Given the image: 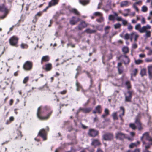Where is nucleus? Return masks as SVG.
Segmentation results:
<instances>
[{"label":"nucleus","instance_id":"nucleus-61","mask_svg":"<svg viewBox=\"0 0 152 152\" xmlns=\"http://www.w3.org/2000/svg\"><path fill=\"white\" fill-rule=\"evenodd\" d=\"M101 5H102V3H99L98 4V7H97L98 9H100Z\"/></svg>","mask_w":152,"mask_h":152},{"label":"nucleus","instance_id":"nucleus-59","mask_svg":"<svg viewBox=\"0 0 152 152\" xmlns=\"http://www.w3.org/2000/svg\"><path fill=\"white\" fill-rule=\"evenodd\" d=\"M147 62H151L152 61V59H146L145 60Z\"/></svg>","mask_w":152,"mask_h":152},{"label":"nucleus","instance_id":"nucleus-27","mask_svg":"<svg viewBox=\"0 0 152 152\" xmlns=\"http://www.w3.org/2000/svg\"><path fill=\"white\" fill-rule=\"evenodd\" d=\"M45 69L46 71L50 70L52 68V65L50 63H48L45 65Z\"/></svg>","mask_w":152,"mask_h":152},{"label":"nucleus","instance_id":"nucleus-38","mask_svg":"<svg viewBox=\"0 0 152 152\" xmlns=\"http://www.w3.org/2000/svg\"><path fill=\"white\" fill-rule=\"evenodd\" d=\"M76 86H77L76 90L77 91H79L80 88H81V86L80 84L78 82H77L76 83Z\"/></svg>","mask_w":152,"mask_h":152},{"label":"nucleus","instance_id":"nucleus-52","mask_svg":"<svg viewBox=\"0 0 152 152\" xmlns=\"http://www.w3.org/2000/svg\"><path fill=\"white\" fill-rule=\"evenodd\" d=\"M133 7L135 9L136 11L137 12L139 11V9L136 6L135 4H134L133 5Z\"/></svg>","mask_w":152,"mask_h":152},{"label":"nucleus","instance_id":"nucleus-55","mask_svg":"<svg viewBox=\"0 0 152 152\" xmlns=\"http://www.w3.org/2000/svg\"><path fill=\"white\" fill-rule=\"evenodd\" d=\"M125 138L129 140L130 141H132L133 140V138H130L129 137H127L126 136V137Z\"/></svg>","mask_w":152,"mask_h":152},{"label":"nucleus","instance_id":"nucleus-7","mask_svg":"<svg viewBox=\"0 0 152 152\" xmlns=\"http://www.w3.org/2000/svg\"><path fill=\"white\" fill-rule=\"evenodd\" d=\"M133 92V91H128L125 94V100L126 101H130Z\"/></svg>","mask_w":152,"mask_h":152},{"label":"nucleus","instance_id":"nucleus-4","mask_svg":"<svg viewBox=\"0 0 152 152\" xmlns=\"http://www.w3.org/2000/svg\"><path fill=\"white\" fill-rule=\"evenodd\" d=\"M32 63L29 61H26L23 66L24 69L26 70H30L32 68Z\"/></svg>","mask_w":152,"mask_h":152},{"label":"nucleus","instance_id":"nucleus-26","mask_svg":"<svg viewBox=\"0 0 152 152\" xmlns=\"http://www.w3.org/2000/svg\"><path fill=\"white\" fill-rule=\"evenodd\" d=\"M96 31L95 30H91V29L89 28H88L86 30L84 31V32H86L88 34H92L93 33H94L96 32Z\"/></svg>","mask_w":152,"mask_h":152},{"label":"nucleus","instance_id":"nucleus-33","mask_svg":"<svg viewBox=\"0 0 152 152\" xmlns=\"http://www.w3.org/2000/svg\"><path fill=\"white\" fill-rule=\"evenodd\" d=\"M20 47L22 49H27L28 47V45L26 44L22 43L21 44Z\"/></svg>","mask_w":152,"mask_h":152},{"label":"nucleus","instance_id":"nucleus-46","mask_svg":"<svg viewBox=\"0 0 152 152\" xmlns=\"http://www.w3.org/2000/svg\"><path fill=\"white\" fill-rule=\"evenodd\" d=\"M17 134H18V137H20L21 138L22 137V136L21 135V132L18 131H17Z\"/></svg>","mask_w":152,"mask_h":152},{"label":"nucleus","instance_id":"nucleus-12","mask_svg":"<svg viewBox=\"0 0 152 152\" xmlns=\"http://www.w3.org/2000/svg\"><path fill=\"white\" fill-rule=\"evenodd\" d=\"M104 140H110L113 138V134L110 133H107L103 136Z\"/></svg>","mask_w":152,"mask_h":152},{"label":"nucleus","instance_id":"nucleus-41","mask_svg":"<svg viewBox=\"0 0 152 152\" xmlns=\"http://www.w3.org/2000/svg\"><path fill=\"white\" fill-rule=\"evenodd\" d=\"M142 62V61L141 60L138 59L137 60H135V63L137 64H139Z\"/></svg>","mask_w":152,"mask_h":152},{"label":"nucleus","instance_id":"nucleus-40","mask_svg":"<svg viewBox=\"0 0 152 152\" xmlns=\"http://www.w3.org/2000/svg\"><path fill=\"white\" fill-rule=\"evenodd\" d=\"M108 19L110 20L114 21L115 20V17L113 15H110L109 16Z\"/></svg>","mask_w":152,"mask_h":152},{"label":"nucleus","instance_id":"nucleus-42","mask_svg":"<svg viewBox=\"0 0 152 152\" xmlns=\"http://www.w3.org/2000/svg\"><path fill=\"white\" fill-rule=\"evenodd\" d=\"M121 26V25L120 23H117L114 25V27L115 29L120 28Z\"/></svg>","mask_w":152,"mask_h":152},{"label":"nucleus","instance_id":"nucleus-8","mask_svg":"<svg viewBox=\"0 0 152 152\" xmlns=\"http://www.w3.org/2000/svg\"><path fill=\"white\" fill-rule=\"evenodd\" d=\"M0 11L3 12L4 15L3 16H1V19H3L6 16L8 13V11L7 10L4 4H2L0 6Z\"/></svg>","mask_w":152,"mask_h":152},{"label":"nucleus","instance_id":"nucleus-18","mask_svg":"<svg viewBox=\"0 0 152 152\" xmlns=\"http://www.w3.org/2000/svg\"><path fill=\"white\" fill-rule=\"evenodd\" d=\"M58 0H51V1L49 2L48 6L47 7V8L56 5L58 4Z\"/></svg>","mask_w":152,"mask_h":152},{"label":"nucleus","instance_id":"nucleus-48","mask_svg":"<svg viewBox=\"0 0 152 152\" xmlns=\"http://www.w3.org/2000/svg\"><path fill=\"white\" fill-rule=\"evenodd\" d=\"M94 15L95 16H100L101 13L99 12H96L94 13Z\"/></svg>","mask_w":152,"mask_h":152},{"label":"nucleus","instance_id":"nucleus-10","mask_svg":"<svg viewBox=\"0 0 152 152\" xmlns=\"http://www.w3.org/2000/svg\"><path fill=\"white\" fill-rule=\"evenodd\" d=\"M88 133L90 136L95 137L98 135V132L94 129H89Z\"/></svg>","mask_w":152,"mask_h":152},{"label":"nucleus","instance_id":"nucleus-34","mask_svg":"<svg viewBox=\"0 0 152 152\" xmlns=\"http://www.w3.org/2000/svg\"><path fill=\"white\" fill-rule=\"evenodd\" d=\"M137 69H133L132 71V72L131 75L132 76H135L136 75L137 73Z\"/></svg>","mask_w":152,"mask_h":152},{"label":"nucleus","instance_id":"nucleus-50","mask_svg":"<svg viewBox=\"0 0 152 152\" xmlns=\"http://www.w3.org/2000/svg\"><path fill=\"white\" fill-rule=\"evenodd\" d=\"M133 28L132 26L130 24H129V25L128 26V29L129 30H132Z\"/></svg>","mask_w":152,"mask_h":152},{"label":"nucleus","instance_id":"nucleus-58","mask_svg":"<svg viewBox=\"0 0 152 152\" xmlns=\"http://www.w3.org/2000/svg\"><path fill=\"white\" fill-rule=\"evenodd\" d=\"M140 150L139 149H136L132 151V152H140Z\"/></svg>","mask_w":152,"mask_h":152},{"label":"nucleus","instance_id":"nucleus-43","mask_svg":"<svg viewBox=\"0 0 152 152\" xmlns=\"http://www.w3.org/2000/svg\"><path fill=\"white\" fill-rule=\"evenodd\" d=\"M29 79V77L28 76L26 77L23 80V82L24 83H25L26 82H27Z\"/></svg>","mask_w":152,"mask_h":152},{"label":"nucleus","instance_id":"nucleus-15","mask_svg":"<svg viewBox=\"0 0 152 152\" xmlns=\"http://www.w3.org/2000/svg\"><path fill=\"white\" fill-rule=\"evenodd\" d=\"M117 112L120 113L119 117L120 118L121 120L123 121L122 117L124 115L125 113V110L124 108L123 107H121L120 110Z\"/></svg>","mask_w":152,"mask_h":152},{"label":"nucleus","instance_id":"nucleus-2","mask_svg":"<svg viewBox=\"0 0 152 152\" xmlns=\"http://www.w3.org/2000/svg\"><path fill=\"white\" fill-rule=\"evenodd\" d=\"M49 108H47V107H42L41 106L39 107L37 110V115L38 118L40 120H46L47 119L52 113V112L51 111L49 113H48L47 116L45 117H42L41 115L45 112Z\"/></svg>","mask_w":152,"mask_h":152},{"label":"nucleus","instance_id":"nucleus-53","mask_svg":"<svg viewBox=\"0 0 152 152\" xmlns=\"http://www.w3.org/2000/svg\"><path fill=\"white\" fill-rule=\"evenodd\" d=\"M139 57L140 58H144L145 57V54H140L139 55Z\"/></svg>","mask_w":152,"mask_h":152},{"label":"nucleus","instance_id":"nucleus-20","mask_svg":"<svg viewBox=\"0 0 152 152\" xmlns=\"http://www.w3.org/2000/svg\"><path fill=\"white\" fill-rule=\"evenodd\" d=\"M149 78L150 79H152V65L148 66V67Z\"/></svg>","mask_w":152,"mask_h":152},{"label":"nucleus","instance_id":"nucleus-14","mask_svg":"<svg viewBox=\"0 0 152 152\" xmlns=\"http://www.w3.org/2000/svg\"><path fill=\"white\" fill-rule=\"evenodd\" d=\"M38 135L41 136L44 140H46V132L44 129H42L39 131Z\"/></svg>","mask_w":152,"mask_h":152},{"label":"nucleus","instance_id":"nucleus-60","mask_svg":"<svg viewBox=\"0 0 152 152\" xmlns=\"http://www.w3.org/2000/svg\"><path fill=\"white\" fill-rule=\"evenodd\" d=\"M37 18H36V17L35 16V18H34V19L32 21L34 23H35L37 22Z\"/></svg>","mask_w":152,"mask_h":152},{"label":"nucleus","instance_id":"nucleus-17","mask_svg":"<svg viewBox=\"0 0 152 152\" xmlns=\"http://www.w3.org/2000/svg\"><path fill=\"white\" fill-rule=\"evenodd\" d=\"M79 18H77L75 17H73L70 21V24L73 25L75 24V23L77 22L80 21Z\"/></svg>","mask_w":152,"mask_h":152},{"label":"nucleus","instance_id":"nucleus-57","mask_svg":"<svg viewBox=\"0 0 152 152\" xmlns=\"http://www.w3.org/2000/svg\"><path fill=\"white\" fill-rule=\"evenodd\" d=\"M42 14V12H39L35 16L36 17V16H40Z\"/></svg>","mask_w":152,"mask_h":152},{"label":"nucleus","instance_id":"nucleus-35","mask_svg":"<svg viewBox=\"0 0 152 152\" xmlns=\"http://www.w3.org/2000/svg\"><path fill=\"white\" fill-rule=\"evenodd\" d=\"M70 11L74 13L76 15H79V13L76 9L74 8H72L70 10Z\"/></svg>","mask_w":152,"mask_h":152},{"label":"nucleus","instance_id":"nucleus-39","mask_svg":"<svg viewBox=\"0 0 152 152\" xmlns=\"http://www.w3.org/2000/svg\"><path fill=\"white\" fill-rule=\"evenodd\" d=\"M147 7L145 6H143L142 7L141 10L143 12H145L147 11Z\"/></svg>","mask_w":152,"mask_h":152},{"label":"nucleus","instance_id":"nucleus-62","mask_svg":"<svg viewBox=\"0 0 152 152\" xmlns=\"http://www.w3.org/2000/svg\"><path fill=\"white\" fill-rule=\"evenodd\" d=\"M145 148V150L143 151V152H150L148 150V149H149V148H145Z\"/></svg>","mask_w":152,"mask_h":152},{"label":"nucleus","instance_id":"nucleus-28","mask_svg":"<svg viewBox=\"0 0 152 152\" xmlns=\"http://www.w3.org/2000/svg\"><path fill=\"white\" fill-rule=\"evenodd\" d=\"M122 51L124 54L128 53L129 52V49L127 47H124L122 48Z\"/></svg>","mask_w":152,"mask_h":152},{"label":"nucleus","instance_id":"nucleus-54","mask_svg":"<svg viewBox=\"0 0 152 152\" xmlns=\"http://www.w3.org/2000/svg\"><path fill=\"white\" fill-rule=\"evenodd\" d=\"M152 54V50L149 49V52L148 53V55L149 56L151 55Z\"/></svg>","mask_w":152,"mask_h":152},{"label":"nucleus","instance_id":"nucleus-24","mask_svg":"<svg viewBox=\"0 0 152 152\" xmlns=\"http://www.w3.org/2000/svg\"><path fill=\"white\" fill-rule=\"evenodd\" d=\"M140 143V142L137 141L136 142L132 143H131L129 145L130 148H132L135 146H137Z\"/></svg>","mask_w":152,"mask_h":152},{"label":"nucleus","instance_id":"nucleus-32","mask_svg":"<svg viewBox=\"0 0 152 152\" xmlns=\"http://www.w3.org/2000/svg\"><path fill=\"white\" fill-rule=\"evenodd\" d=\"M146 70L145 69L143 68L142 69L140 72V74L142 76H143L146 74Z\"/></svg>","mask_w":152,"mask_h":152},{"label":"nucleus","instance_id":"nucleus-30","mask_svg":"<svg viewBox=\"0 0 152 152\" xmlns=\"http://www.w3.org/2000/svg\"><path fill=\"white\" fill-rule=\"evenodd\" d=\"M128 2L127 1H126L121 2V6L122 7L124 6H126L128 5Z\"/></svg>","mask_w":152,"mask_h":152},{"label":"nucleus","instance_id":"nucleus-47","mask_svg":"<svg viewBox=\"0 0 152 152\" xmlns=\"http://www.w3.org/2000/svg\"><path fill=\"white\" fill-rule=\"evenodd\" d=\"M122 23L124 25H126L127 23V22L126 20H125L123 19L122 21Z\"/></svg>","mask_w":152,"mask_h":152},{"label":"nucleus","instance_id":"nucleus-36","mask_svg":"<svg viewBox=\"0 0 152 152\" xmlns=\"http://www.w3.org/2000/svg\"><path fill=\"white\" fill-rule=\"evenodd\" d=\"M129 127L133 130L135 129L137 127L135 124L133 123H131L129 124Z\"/></svg>","mask_w":152,"mask_h":152},{"label":"nucleus","instance_id":"nucleus-51","mask_svg":"<svg viewBox=\"0 0 152 152\" xmlns=\"http://www.w3.org/2000/svg\"><path fill=\"white\" fill-rule=\"evenodd\" d=\"M116 19L118 21H122V20H123L121 17H117Z\"/></svg>","mask_w":152,"mask_h":152},{"label":"nucleus","instance_id":"nucleus-44","mask_svg":"<svg viewBox=\"0 0 152 152\" xmlns=\"http://www.w3.org/2000/svg\"><path fill=\"white\" fill-rule=\"evenodd\" d=\"M104 114L108 115L109 114V110L107 108H105L104 110Z\"/></svg>","mask_w":152,"mask_h":152},{"label":"nucleus","instance_id":"nucleus-64","mask_svg":"<svg viewBox=\"0 0 152 152\" xmlns=\"http://www.w3.org/2000/svg\"><path fill=\"white\" fill-rule=\"evenodd\" d=\"M96 152H103V151L101 149L98 148L97 149Z\"/></svg>","mask_w":152,"mask_h":152},{"label":"nucleus","instance_id":"nucleus-13","mask_svg":"<svg viewBox=\"0 0 152 152\" xmlns=\"http://www.w3.org/2000/svg\"><path fill=\"white\" fill-rule=\"evenodd\" d=\"M122 58L125 64H128L129 62V59L128 56L126 55L121 56L118 58V59Z\"/></svg>","mask_w":152,"mask_h":152},{"label":"nucleus","instance_id":"nucleus-21","mask_svg":"<svg viewBox=\"0 0 152 152\" xmlns=\"http://www.w3.org/2000/svg\"><path fill=\"white\" fill-rule=\"evenodd\" d=\"M117 68L119 74H121L123 71V67L122 66L121 63L120 62L118 63Z\"/></svg>","mask_w":152,"mask_h":152},{"label":"nucleus","instance_id":"nucleus-19","mask_svg":"<svg viewBox=\"0 0 152 152\" xmlns=\"http://www.w3.org/2000/svg\"><path fill=\"white\" fill-rule=\"evenodd\" d=\"M91 144L94 146H96L99 145L100 143L99 140L94 139L92 142Z\"/></svg>","mask_w":152,"mask_h":152},{"label":"nucleus","instance_id":"nucleus-37","mask_svg":"<svg viewBox=\"0 0 152 152\" xmlns=\"http://www.w3.org/2000/svg\"><path fill=\"white\" fill-rule=\"evenodd\" d=\"M125 84L127 87V88L129 89L131 88V86L130 82L129 81H127L125 83Z\"/></svg>","mask_w":152,"mask_h":152},{"label":"nucleus","instance_id":"nucleus-31","mask_svg":"<svg viewBox=\"0 0 152 152\" xmlns=\"http://www.w3.org/2000/svg\"><path fill=\"white\" fill-rule=\"evenodd\" d=\"M95 110H96L97 113L99 114H100L102 112V110H101V107L99 105H98L96 107Z\"/></svg>","mask_w":152,"mask_h":152},{"label":"nucleus","instance_id":"nucleus-9","mask_svg":"<svg viewBox=\"0 0 152 152\" xmlns=\"http://www.w3.org/2000/svg\"><path fill=\"white\" fill-rule=\"evenodd\" d=\"M145 28L146 26H143L141 28V25L140 23L137 24L135 26V29L138 31L140 33H142L145 31Z\"/></svg>","mask_w":152,"mask_h":152},{"label":"nucleus","instance_id":"nucleus-6","mask_svg":"<svg viewBox=\"0 0 152 152\" xmlns=\"http://www.w3.org/2000/svg\"><path fill=\"white\" fill-rule=\"evenodd\" d=\"M151 28V26L148 24L146 25V28L145 29V31L142 32V33H145V36L146 38L150 37L151 36V32L150 31L148 30V29H150Z\"/></svg>","mask_w":152,"mask_h":152},{"label":"nucleus","instance_id":"nucleus-49","mask_svg":"<svg viewBox=\"0 0 152 152\" xmlns=\"http://www.w3.org/2000/svg\"><path fill=\"white\" fill-rule=\"evenodd\" d=\"M132 47L134 49H136L137 47V45L136 43H134L132 44Z\"/></svg>","mask_w":152,"mask_h":152},{"label":"nucleus","instance_id":"nucleus-22","mask_svg":"<svg viewBox=\"0 0 152 152\" xmlns=\"http://www.w3.org/2000/svg\"><path fill=\"white\" fill-rule=\"evenodd\" d=\"M135 125L138 128L139 130H140L142 129L141 124L138 119H136L135 120Z\"/></svg>","mask_w":152,"mask_h":152},{"label":"nucleus","instance_id":"nucleus-11","mask_svg":"<svg viewBox=\"0 0 152 152\" xmlns=\"http://www.w3.org/2000/svg\"><path fill=\"white\" fill-rule=\"evenodd\" d=\"M115 137L119 140H123L126 137V135L122 132H118L115 133Z\"/></svg>","mask_w":152,"mask_h":152},{"label":"nucleus","instance_id":"nucleus-56","mask_svg":"<svg viewBox=\"0 0 152 152\" xmlns=\"http://www.w3.org/2000/svg\"><path fill=\"white\" fill-rule=\"evenodd\" d=\"M66 92V91L65 90H63V91H61L60 92V93L62 94H65Z\"/></svg>","mask_w":152,"mask_h":152},{"label":"nucleus","instance_id":"nucleus-5","mask_svg":"<svg viewBox=\"0 0 152 152\" xmlns=\"http://www.w3.org/2000/svg\"><path fill=\"white\" fill-rule=\"evenodd\" d=\"M18 38L15 36L12 37L9 39L10 44L13 46H16L17 44Z\"/></svg>","mask_w":152,"mask_h":152},{"label":"nucleus","instance_id":"nucleus-1","mask_svg":"<svg viewBox=\"0 0 152 152\" xmlns=\"http://www.w3.org/2000/svg\"><path fill=\"white\" fill-rule=\"evenodd\" d=\"M142 142V146L147 148H150L152 146V138L149 135L148 132L144 133L141 137Z\"/></svg>","mask_w":152,"mask_h":152},{"label":"nucleus","instance_id":"nucleus-23","mask_svg":"<svg viewBox=\"0 0 152 152\" xmlns=\"http://www.w3.org/2000/svg\"><path fill=\"white\" fill-rule=\"evenodd\" d=\"M79 3L83 5H86L90 2V0H79Z\"/></svg>","mask_w":152,"mask_h":152},{"label":"nucleus","instance_id":"nucleus-16","mask_svg":"<svg viewBox=\"0 0 152 152\" xmlns=\"http://www.w3.org/2000/svg\"><path fill=\"white\" fill-rule=\"evenodd\" d=\"M87 26V25L85 22H82L78 26V27L76 28H77L78 30H82L83 28L86 27Z\"/></svg>","mask_w":152,"mask_h":152},{"label":"nucleus","instance_id":"nucleus-63","mask_svg":"<svg viewBox=\"0 0 152 152\" xmlns=\"http://www.w3.org/2000/svg\"><path fill=\"white\" fill-rule=\"evenodd\" d=\"M132 22L133 23H137V21L133 19L132 20Z\"/></svg>","mask_w":152,"mask_h":152},{"label":"nucleus","instance_id":"nucleus-3","mask_svg":"<svg viewBox=\"0 0 152 152\" xmlns=\"http://www.w3.org/2000/svg\"><path fill=\"white\" fill-rule=\"evenodd\" d=\"M139 37L138 34L135 32H132L129 34L126 33L124 36V39L126 40L129 39L131 41L134 40L136 42Z\"/></svg>","mask_w":152,"mask_h":152},{"label":"nucleus","instance_id":"nucleus-45","mask_svg":"<svg viewBox=\"0 0 152 152\" xmlns=\"http://www.w3.org/2000/svg\"><path fill=\"white\" fill-rule=\"evenodd\" d=\"M141 23L142 24H144L146 23V21L145 20V19L144 17H142V18L141 20Z\"/></svg>","mask_w":152,"mask_h":152},{"label":"nucleus","instance_id":"nucleus-25","mask_svg":"<svg viewBox=\"0 0 152 152\" xmlns=\"http://www.w3.org/2000/svg\"><path fill=\"white\" fill-rule=\"evenodd\" d=\"M49 57L48 56H43L42 58L41 63H42L43 61L46 62L48 61L49 60Z\"/></svg>","mask_w":152,"mask_h":152},{"label":"nucleus","instance_id":"nucleus-29","mask_svg":"<svg viewBox=\"0 0 152 152\" xmlns=\"http://www.w3.org/2000/svg\"><path fill=\"white\" fill-rule=\"evenodd\" d=\"M117 113L118 112H114L112 114L113 118L114 120H118V119L117 116Z\"/></svg>","mask_w":152,"mask_h":152}]
</instances>
